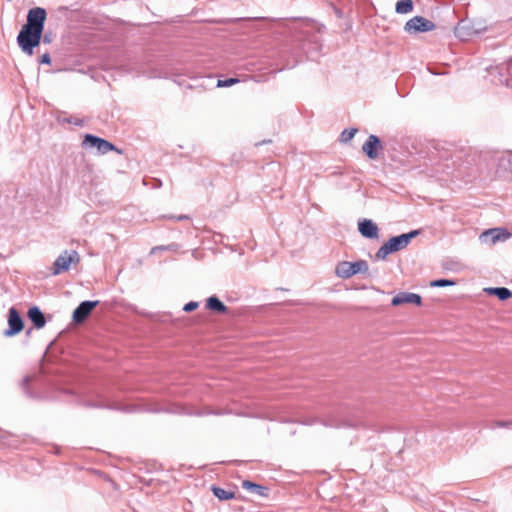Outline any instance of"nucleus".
<instances>
[{"instance_id": "obj_2", "label": "nucleus", "mask_w": 512, "mask_h": 512, "mask_svg": "<svg viewBox=\"0 0 512 512\" xmlns=\"http://www.w3.org/2000/svg\"><path fill=\"white\" fill-rule=\"evenodd\" d=\"M41 39V32L22 27L17 36V43L25 54L32 55L34 48L40 44Z\"/></svg>"}, {"instance_id": "obj_25", "label": "nucleus", "mask_w": 512, "mask_h": 512, "mask_svg": "<svg viewBox=\"0 0 512 512\" xmlns=\"http://www.w3.org/2000/svg\"><path fill=\"white\" fill-rule=\"evenodd\" d=\"M40 63L42 64H50L51 63V57L49 53H44L40 58Z\"/></svg>"}, {"instance_id": "obj_20", "label": "nucleus", "mask_w": 512, "mask_h": 512, "mask_svg": "<svg viewBox=\"0 0 512 512\" xmlns=\"http://www.w3.org/2000/svg\"><path fill=\"white\" fill-rule=\"evenodd\" d=\"M488 427L492 430H494L496 428L512 429V419L508 420V421L495 420V421H492Z\"/></svg>"}, {"instance_id": "obj_10", "label": "nucleus", "mask_w": 512, "mask_h": 512, "mask_svg": "<svg viewBox=\"0 0 512 512\" xmlns=\"http://www.w3.org/2000/svg\"><path fill=\"white\" fill-rule=\"evenodd\" d=\"M382 148L380 139L376 135H370L362 146L363 152L370 158L376 159L378 151Z\"/></svg>"}, {"instance_id": "obj_9", "label": "nucleus", "mask_w": 512, "mask_h": 512, "mask_svg": "<svg viewBox=\"0 0 512 512\" xmlns=\"http://www.w3.org/2000/svg\"><path fill=\"white\" fill-rule=\"evenodd\" d=\"M98 304V301H83L80 303L73 312V321L75 323L83 322Z\"/></svg>"}, {"instance_id": "obj_4", "label": "nucleus", "mask_w": 512, "mask_h": 512, "mask_svg": "<svg viewBox=\"0 0 512 512\" xmlns=\"http://www.w3.org/2000/svg\"><path fill=\"white\" fill-rule=\"evenodd\" d=\"M435 28L434 22L423 16H414L404 25V31L411 35L433 31Z\"/></svg>"}, {"instance_id": "obj_30", "label": "nucleus", "mask_w": 512, "mask_h": 512, "mask_svg": "<svg viewBox=\"0 0 512 512\" xmlns=\"http://www.w3.org/2000/svg\"><path fill=\"white\" fill-rule=\"evenodd\" d=\"M186 218H187L186 216H179L177 219L182 220V219H186Z\"/></svg>"}, {"instance_id": "obj_1", "label": "nucleus", "mask_w": 512, "mask_h": 512, "mask_svg": "<svg viewBox=\"0 0 512 512\" xmlns=\"http://www.w3.org/2000/svg\"><path fill=\"white\" fill-rule=\"evenodd\" d=\"M418 234V230H413L410 231L409 233H404L399 236L390 238L378 249V251L375 254V257L378 260H385L389 254L406 248L410 244L411 240Z\"/></svg>"}, {"instance_id": "obj_11", "label": "nucleus", "mask_w": 512, "mask_h": 512, "mask_svg": "<svg viewBox=\"0 0 512 512\" xmlns=\"http://www.w3.org/2000/svg\"><path fill=\"white\" fill-rule=\"evenodd\" d=\"M358 230L360 234L365 238H378L379 229L378 226L372 220L363 219L359 221Z\"/></svg>"}, {"instance_id": "obj_6", "label": "nucleus", "mask_w": 512, "mask_h": 512, "mask_svg": "<svg viewBox=\"0 0 512 512\" xmlns=\"http://www.w3.org/2000/svg\"><path fill=\"white\" fill-rule=\"evenodd\" d=\"M46 16L47 13L44 8H32L28 11L27 22L22 27L43 33Z\"/></svg>"}, {"instance_id": "obj_17", "label": "nucleus", "mask_w": 512, "mask_h": 512, "mask_svg": "<svg viewBox=\"0 0 512 512\" xmlns=\"http://www.w3.org/2000/svg\"><path fill=\"white\" fill-rule=\"evenodd\" d=\"M242 487L245 490H248L254 494H257L259 496L265 495V488L259 484L253 483L251 481L245 480L242 482Z\"/></svg>"}, {"instance_id": "obj_29", "label": "nucleus", "mask_w": 512, "mask_h": 512, "mask_svg": "<svg viewBox=\"0 0 512 512\" xmlns=\"http://www.w3.org/2000/svg\"><path fill=\"white\" fill-rule=\"evenodd\" d=\"M158 249H159V250H164V249H166V248H165V247H163V246H160V247H154V248L152 249V252H154L155 250H158Z\"/></svg>"}, {"instance_id": "obj_24", "label": "nucleus", "mask_w": 512, "mask_h": 512, "mask_svg": "<svg viewBox=\"0 0 512 512\" xmlns=\"http://www.w3.org/2000/svg\"><path fill=\"white\" fill-rule=\"evenodd\" d=\"M199 306L198 302H195V301H191L187 304H185V306L183 307V310L185 312H192L194 311L195 309H197Z\"/></svg>"}, {"instance_id": "obj_7", "label": "nucleus", "mask_w": 512, "mask_h": 512, "mask_svg": "<svg viewBox=\"0 0 512 512\" xmlns=\"http://www.w3.org/2000/svg\"><path fill=\"white\" fill-rule=\"evenodd\" d=\"M82 145L96 148L100 154H106L109 151L119 152V150L112 143L92 134L85 135Z\"/></svg>"}, {"instance_id": "obj_8", "label": "nucleus", "mask_w": 512, "mask_h": 512, "mask_svg": "<svg viewBox=\"0 0 512 512\" xmlns=\"http://www.w3.org/2000/svg\"><path fill=\"white\" fill-rule=\"evenodd\" d=\"M24 324L16 308L11 307L8 315V329L4 331V336L12 337L23 330Z\"/></svg>"}, {"instance_id": "obj_13", "label": "nucleus", "mask_w": 512, "mask_h": 512, "mask_svg": "<svg viewBox=\"0 0 512 512\" xmlns=\"http://www.w3.org/2000/svg\"><path fill=\"white\" fill-rule=\"evenodd\" d=\"M28 318L37 329L43 328L46 324L45 316L37 306L31 307L28 310Z\"/></svg>"}, {"instance_id": "obj_23", "label": "nucleus", "mask_w": 512, "mask_h": 512, "mask_svg": "<svg viewBox=\"0 0 512 512\" xmlns=\"http://www.w3.org/2000/svg\"><path fill=\"white\" fill-rule=\"evenodd\" d=\"M239 82L238 78H229L225 80H218L217 87H230Z\"/></svg>"}, {"instance_id": "obj_26", "label": "nucleus", "mask_w": 512, "mask_h": 512, "mask_svg": "<svg viewBox=\"0 0 512 512\" xmlns=\"http://www.w3.org/2000/svg\"><path fill=\"white\" fill-rule=\"evenodd\" d=\"M51 34L50 33H45L44 35L42 34V39L41 41H43L44 43H50L51 42Z\"/></svg>"}, {"instance_id": "obj_21", "label": "nucleus", "mask_w": 512, "mask_h": 512, "mask_svg": "<svg viewBox=\"0 0 512 512\" xmlns=\"http://www.w3.org/2000/svg\"><path fill=\"white\" fill-rule=\"evenodd\" d=\"M356 132L357 129L355 128L345 129L341 133L340 140L344 143H347L355 136Z\"/></svg>"}, {"instance_id": "obj_18", "label": "nucleus", "mask_w": 512, "mask_h": 512, "mask_svg": "<svg viewBox=\"0 0 512 512\" xmlns=\"http://www.w3.org/2000/svg\"><path fill=\"white\" fill-rule=\"evenodd\" d=\"M213 494L219 499V500H230L235 497L234 492L225 490L220 487H212Z\"/></svg>"}, {"instance_id": "obj_12", "label": "nucleus", "mask_w": 512, "mask_h": 512, "mask_svg": "<svg viewBox=\"0 0 512 512\" xmlns=\"http://www.w3.org/2000/svg\"><path fill=\"white\" fill-rule=\"evenodd\" d=\"M393 306H399L402 304H421V297L416 293L400 292L395 295L391 301Z\"/></svg>"}, {"instance_id": "obj_16", "label": "nucleus", "mask_w": 512, "mask_h": 512, "mask_svg": "<svg viewBox=\"0 0 512 512\" xmlns=\"http://www.w3.org/2000/svg\"><path fill=\"white\" fill-rule=\"evenodd\" d=\"M414 9V3L412 0H400L395 5V11L398 14H408Z\"/></svg>"}, {"instance_id": "obj_28", "label": "nucleus", "mask_w": 512, "mask_h": 512, "mask_svg": "<svg viewBox=\"0 0 512 512\" xmlns=\"http://www.w3.org/2000/svg\"><path fill=\"white\" fill-rule=\"evenodd\" d=\"M30 381H31V378L29 376H27L23 379V382L25 385H27Z\"/></svg>"}, {"instance_id": "obj_3", "label": "nucleus", "mask_w": 512, "mask_h": 512, "mask_svg": "<svg viewBox=\"0 0 512 512\" xmlns=\"http://www.w3.org/2000/svg\"><path fill=\"white\" fill-rule=\"evenodd\" d=\"M368 269L369 266L365 260H358L356 262L342 261L337 264L335 274L342 279H348L358 273H366Z\"/></svg>"}, {"instance_id": "obj_19", "label": "nucleus", "mask_w": 512, "mask_h": 512, "mask_svg": "<svg viewBox=\"0 0 512 512\" xmlns=\"http://www.w3.org/2000/svg\"><path fill=\"white\" fill-rule=\"evenodd\" d=\"M483 236H491L492 242L495 243L501 239H505L504 230L502 229H489L483 233Z\"/></svg>"}, {"instance_id": "obj_22", "label": "nucleus", "mask_w": 512, "mask_h": 512, "mask_svg": "<svg viewBox=\"0 0 512 512\" xmlns=\"http://www.w3.org/2000/svg\"><path fill=\"white\" fill-rule=\"evenodd\" d=\"M455 281L449 280V279H438L434 280L430 283V286L432 287H446V286H453L455 285Z\"/></svg>"}, {"instance_id": "obj_14", "label": "nucleus", "mask_w": 512, "mask_h": 512, "mask_svg": "<svg viewBox=\"0 0 512 512\" xmlns=\"http://www.w3.org/2000/svg\"><path fill=\"white\" fill-rule=\"evenodd\" d=\"M206 307L217 313H226L227 307L216 296H211L206 301Z\"/></svg>"}, {"instance_id": "obj_5", "label": "nucleus", "mask_w": 512, "mask_h": 512, "mask_svg": "<svg viewBox=\"0 0 512 512\" xmlns=\"http://www.w3.org/2000/svg\"><path fill=\"white\" fill-rule=\"evenodd\" d=\"M80 256L75 250L63 251L53 263V275H59L69 270L70 265L73 263H79Z\"/></svg>"}, {"instance_id": "obj_27", "label": "nucleus", "mask_w": 512, "mask_h": 512, "mask_svg": "<svg viewBox=\"0 0 512 512\" xmlns=\"http://www.w3.org/2000/svg\"><path fill=\"white\" fill-rule=\"evenodd\" d=\"M90 406H92V407H100V408H113L112 406H109V405H94V404H91Z\"/></svg>"}, {"instance_id": "obj_15", "label": "nucleus", "mask_w": 512, "mask_h": 512, "mask_svg": "<svg viewBox=\"0 0 512 512\" xmlns=\"http://www.w3.org/2000/svg\"><path fill=\"white\" fill-rule=\"evenodd\" d=\"M484 291L497 296L500 300H507L512 297V292L506 287L485 288Z\"/></svg>"}]
</instances>
